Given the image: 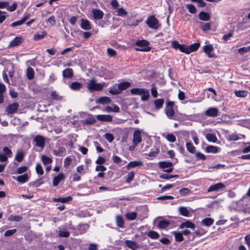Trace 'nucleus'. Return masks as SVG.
Returning <instances> with one entry per match:
<instances>
[{
    "mask_svg": "<svg viewBox=\"0 0 250 250\" xmlns=\"http://www.w3.org/2000/svg\"><path fill=\"white\" fill-rule=\"evenodd\" d=\"M130 93L133 95H140L142 101H147L149 98V90L142 88H134L130 89Z\"/></svg>",
    "mask_w": 250,
    "mask_h": 250,
    "instance_id": "1",
    "label": "nucleus"
},
{
    "mask_svg": "<svg viewBox=\"0 0 250 250\" xmlns=\"http://www.w3.org/2000/svg\"><path fill=\"white\" fill-rule=\"evenodd\" d=\"M105 111L108 113H110L111 112H119L120 108L117 105L113 104L112 106H106L105 108Z\"/></svg>",
    "mask_w": 250,
    "mask_h": 250,
    "instance_id": "24",
    "label": "nucleus"
},
{
    "mask_svg": "<svg viewBox=\"0 0 250 250\" xmlns=\"http://www.w3.org/2000/svg\"><path fill=\"white\" fill-rule=\"evenodd\" d=\"M62 75L64 77L71 78L73 76V70L71 68H67L62 72Z\"/></svg>",
    "mask_w": 250,
    "mask_h": 250,
    "instance_id": "20",
    "label": "nucleus"
},
{
    "mask_svg": "<svg viewBox=\"0 0 250 250\" xmlns=\"http://www.w3.org/2000/svg\"><path fill=\"white\" fill-rule=\"evenodd\" d=\"M204 52L208 55L209 58H213L214 56V54L211 53L213 51V47L212 45H206L204 47Z\"/></svg>",
    "mask_w": 250,
    "mask_h": 250,
    "instance_id": "15",
    "label": "nucleus"
},
{
    "mask_svg": "<svg viewBox=\"0 0 250 250\" xmlns=\"http://www.w3.org/2000/svg\"><path fill=\"white\" fill-rule=\"evenodd\" d=\"M21 42V39L20 37H16L10 43L11 46H16L20 44Z\"/></svg>",
    "mask_w": 250,
    "mask_h": 250,
    "instance_id": "37",
    "label": "nucleus"
},
{
    "mask_svg": "<svg viewBox=\"0 0 250 250\" xmlns=\"http://www.w3.org/2000/svg\"><path fill=\"white\" fill-rule=\"evenodd\" d=\"M250 49V46L249 47H243L239 48L238 50V52L239 53L241 54H243L247 52Z\"/></svg>",
    "mask_w": 250,
    "mask_h": 250,
    "instance_id": "60",
    "label": "nucleus"
},
{
    "mask_svg": "<svg viewBox=\"0 0 250 250\" xmlns=\"http://www.w3.org/2000/svg\"><path fill=\"white\" fill-rule=\"evenodd\" d=\"M206 138L208 141L210 142L215 143L217 141V138L214 134L208 133L206 135Z\"/></svg>",
    "mask_w": 250,
    "mask_h": 250,
    "instance_id": "30",
    "label": "nucleus"
},
{
    "mask_svg": "<svg viewBox=\"0 0 250 250\" xmlns=\"http://www.w3.org/2000/svg\"><path fill=\"white\" fill-rule=\"evenodd\" d=\"M174 103L171 101H167L166 103L165 112L167 117L170 119H174V111L173 108Z\"/></svg>",
    "mask_w": 250,
    "mask_h": 250,
    "instance_id": "4",
    "label": "nucleus"
},
{
    "mask_svg": "<svg viewBox=\"0 0 250 250\" xmlns=\"http://www.w3.org/2000/svg\"><path fill=\"white\" fill-rule=\"evenodd\" d=\"M46 36V33L45 32H43L41 34H35L34 36V39L35 40H40L43 39Z\"/></svg>",
    "mask_w": 250,
    "mask_h": 250,
    "instance_id": "53",
    "label": "nucleus"
},
{
    "mask_svg": "<svg viewBox=\"0 0 250 250\" xmlns=\"http://www.w3.org/2000/svg\"><path fill=\"white\" fill-rule=\"evenodd\" d=\"M26 77L28 80H32L34 77V71L31 67H28L26 69Z\"/></svg>",
    "mask_w": 250,
    "mask_h": 250,
    "instance_id": "28",
    "label": "nucleus"
},
{
    "mask_svg": "<svg viewBox=\"0 0 250 250\" xmlns=\"http://www.w3.org/2000/svg\"><path fill=\"white\" fill-rule=\"evenodd\" d=\"M4 154L8 157H11L12 155V151L7 147H4L3 149Z\"/></svg>",
    "mask_w": 250,
    "mask_h": 250,
    "instance_id": "56",
    "label": "nucleus"
},
{
    "mask_svg": "<svg viewBox=\"0 0 250 250\" xmlns=\"http://www.w3.org/2000/svg\"><path fill=\"white\" fill-rule=\"evenodd\" d=\"M239 138L238 135L236 134H230L228 137V140L229 141H237L239 140Z\"/></svg>",
    "mask_w": 250,
    "mask_h": 250,
    "instance_id": "61",
    "label": "nucleus"
},
{
    "mask_svg": "<svg viewBox=\"0 0 250 250\" xmlns=\"http://www.w3.org/2000/svg\"><path fill=\"white\" fill-rule=\"evenodd\" d=\"M164 100L163 99H159L154 101L155 106L157 109L161 108L164 104Z\"/></svg>",
    "mask_w": 250,
    "mask_h": 250,
    "instance_id": "38",
    "label": "nucleus"
},
{
    "mask_svg": "<svg viewBox=\"0 0 250 250\" xmlns=\"http://www.w3.org/2000/svg\"><path fill=\"white\" fill-rule=\"evenodd\" d=\"M142 141L141 132L139 130H136L133 133L132 143L137 146Z\"/></svg>",
    "mask_w": 250,
    "mask_h": 250,
    "instance_id": "6",
    "label": "nucleus"
},
{
    "mask_svg": "<svg viewBox=\"0 0 250 250\" xmlns=\"http://www.w3.org/2000/svg\"><path fill=\"white\" fill-rule=\"evenodd\" d=\"M41 160L44 165H47L50 164L52 162V160L45 155H42L41 157Z\"/></svg>",
    "mask_w": 250,
    "mask_h": 250,
    "instance_id": "39",
    "label": "nucleus"
},
{
    "mask_svg": "<svg viewBox=\"0 0 250 250\" xmlns=\"http://www.w3.org/2000/svg\"><path fill=\"white\" fill-rule=\"evenodd\" d=\"M135 44L139 47L148 46L149 42L146 40L139 41L136 42Z\"/></svg>",
    "mask_w": 250,
    "mask_h": 250,
    "instance_id": "44",
    "label": "nucleus"
},
{
    "mask_svg": "<svg viewBox=\"0 0 250 250\" xmlns=\"http://www.w3.org/2000/svg\"><path fill=\"white\" fill-rule=\"evenodd\" d=\"M111 102V100L107 97H100L96 100L97 103L101 104H105L109 103Z\"/></svg>",
    "mask_w": 250,
    "mask_h": 250,
    "instance_id": "29",
    "label": "nucleus"
},
{
    "mask_svg": "<svg viewBox=\"0 0 250 250\" xmlns=\"http://www.w3.org/2000/svg\"><path fill=\"white\" fill-rule=\"evenodd\" d=\"M186 148L188 151L191 153H194L195 151V148L191 143H187Z\"/></svg>",
    "mask_w": 250,
    "mask_h": 250,
    "instance_id": "45",
    "label": "nucleus"
},
{
    "mask_svg": "<svg viewBox=\"0 0 250 250\" xmlns=\"http://www.w3.org/2000/svg\"><path fill=\"white\" fill-rule=\"evenodd\" d=\"M117 225L118 227L123 228L124 227V222L123 218L120 216H117L116 218Z\"/></svg>",
    "mask_w": 250,
    "mask_h": 250,
    "instance_id": "36",
    "label": "nucleus"
},
{
    "mask_svg": "<svg viewBox=\"0 0 250 250\" xmlns=\"http://www.w3.org/2000/svg\"><path fill=\"white\" fill-rule=\"evenodd\" d=\"M225 188V185L223 183H218L210 186L207 189V191L209 192L211 191H218L219 190H223Z\"/></svg>",
    "mask_w": 250,
    "mask_h": 250,
    "instance_id": "5",
    "label": "nucleus"
},
{
    "mask_svg": "<svg viewBox=\"0 0 250 250\" xmlns=\"http://www.w3.org/2000/svg\"><path fill=\"white\" fill-rule=\"evenodd\" d=\"M22 219V217L20 215H11L8 218V220L11 221L19 222Z\"/></svg>",
    "mask_w": 250,
    "mask_h": 250,
    "instance_id": "47",
    "label": "nucleus"
},
{
    "mask_svg": "<svg viewBox=\"0 0 250 250\" xmlns=\"http://www.w3.org/2000/svg\"><path fill=\"white\" fill-rule=\"evenodd\" d=\"M213 223V220L210 218H206L202 221V223L206 226H210Z\"/></svg>",
    "mask_w": 250,
    "mask_h": 250,
    "instance_id": "41",
    "label": "nucleus"
},
{
    "mask_svg": "<svg viewBox=\"0 0 250 250\" xmlns=\"http://www.w3.org/2000/svg\"><path fill=\"white\" fill-rule=\"evenodd\" d=\"M130 83L128 82H123L118 84V88L120 89V91L121 92L122 90H125L127 88H128L130 86Z\"/></svg>",
    "mask_w": 250,
    "mask_h": 250,
    "instance_id": "33",
    "label": "nucleus"
},
{
    "mask_svg": "<svg viewBox=\"0 0 250 250\" xmlns=\"http://www.w3.org/2000/svg\"><path fill=\"white\" fill-rule=\"evenodd\" d=\"M109 92L112 95H117L121 93L120 89L118 88H117L115 86L112 87Z\"/></svg>",
    "mask_w": 250,
    "mask_h": 250,
    "instance_id": "50",
    "label": "nucleus"
},
{
    "mask_svg": "<svg viewBox=\"0 0 250 250\" xmlns=\"http://www.w3.org/2000/svg\"><path fill=\"white\" fill-rule=\"evenodd\" d=\"M143 165V163L141 161H134L129 162L127 165L126 167L127 169H130L136 167H140Z\"/></svg>",
    "mask_w": 250,
    "mask_h": 250,
    "instance_id": "17",
    "label": "nucleus"
},
{
    "mask_svg": "<svg viewBox=\"0 0 250 250\" xmlns=\"http://www.w3.org/2000/svg\"><path fill=\"white\" fill-rule=\"evenodd\" d=\"M96 118L98 120L103 122H111L112 117L109 115H97Z\"/></svg>",
    "mask_w": 250,
    "mask_h": 250,
    "instance_id": "14",
    "label": "nucleus"
},
{
    "mask_svg": "<svg viewBox=\"0 0 250 250\" xmlns=\"http://www.w3.org/2000/svg\"><path fill=\"white\" fill-rule=\"evenodd\" d=\"M146 23L150 28L153 29H158L161 25L159 21L154 16L149 17L146 21Z\"/></svg>",
    "mask_w": 250,
    "mask_h": 250,
    "instance_id": "3",
    "label": "nucleus"
},
{
    "mask_svg": "<svg viewBox=\"0 0 250 250\" xmlns=\"http://www.w3.org/2000/svg\"><path fill=\"white\" fill-rule=\"evenodd\" d=\"M65 151V149L63 147H59L58 150H54L53 151L54 155L56 156L62 155Z\"/></svg>",
    "mask_w": 250,
    "mask_h": 250,
    "instance_id": "43",
    "label": "nucleus"
},
{
    "mask_svg": "<svg viewBox=\"0 0 250 250\" xmlns=\"http://www.w3.org/2000/svg\"><path fill=\"white\" fill-rule=\"evenodd\" d=\"M170 224V222L168 220H161L159 222L158 226L160 229H165L167 228Z\"/></svg>",
    "mask_w": 250,
    "mask_h": 250,
    "instance_id": "23",
    "label": "nucleus"
},
{
    "mask_svg": "<svg viewBox=\"0 0 250 250\" xmlns=\"http://www.w3.org/2000/svg\"><path fill=\"white\" fill-rule=\"evenodd\" d=\"M17 231L16 229L8 230L4 233L5 236H10L14 234Z\"/></svg>",
    "mask_w": 250,
    "mask_h": 250,
    "instance_id": "62",
    "label": "nucleus"
},
{
    "mask_svg": "<svg viewBox=\"0 0 250 250\" xmlns=\"http://www.w3.org/2000/svg\"><path fill=\"white\" fill-rule=\"evenodd\" d=\"M24 153L21 150H19L17 151L16 156L15 159L19 162H21L24 158Z\"/></svg>",
    "mask_w": 250,
    "mask_h": 250,
    "instance_id": "31",
    "label": "nucleus"
},
{
    "mask_svg": "<svg viewBox=\"0 0 250 250\" xmlns=\"http://www.w3.org/2000/svg\"><path fill=\"white\" fill-rule=\"evenodd\" d=\"M69 87L73 90H78L82 87V84L79 82H75L72 83L69 85Z\"/></svg>",
    "mask_w": 250,
    "mask_h": 250,
    "instance_id": "26",
    "label": "nucleus"
},
{
    "mask_svg": "<svg viewBox=\"0 0 250 250\" xmlns=\"http://www.w3.org/2000/svg\"><path fill=\"white\" fill-rule=\"evenodd\" d=\"M134 174L133 172H130L128 173L126 177V182L129 183L134 178Z\"/></svg>",
    "mask_w": 250,
    "mask_h": 250,
    "instance_id": "54",
    "label": "nucleus"
},
{
    "mask_svg": "<svg viewBox=\"0 0 250 250\" xmlns=\"http://www.w3.org/2000/svg\"><path fill=\"white\" fill-rule=\"evenodd\" d=\"M148 236L151 238L157 239L159 237V234L156 231H151L148 233Z\"/></svg>",
    "mask_w": 250,
    "mask_h": 250,
    "instance_id": "57",
    "label": "nucleus"
},
{
    "mask_svg": "<svg viewBox=\"0 0 250 250\" xmlns=\"http://www.w3.org/2000/svg\"><path fill=\"white\" fill-rule=\"evenodd\" d=\"M179 211L181 215L184 216H188L189 211L187 208L181 207L179 208Z\"/></svg>",
    "mask_w": 250,
    "mask_h": 250,
    "instance_id": "40",
    "label": "nucleus"
},
{
    "mask_svg": "<svg viewBox=\"0 0 250 250\" xmlns=\"http://www.w3.org/2000/svg\"><path fill=\"white\" fill-rule=\"evenodd\" d=\"M126 218L130 221L135 220L137 217V213L135 212H128L125 214Z\"/></svg>",
    "mask_w": 250,
    "mask_h": 250,
    "instance_id": "35",
    "label": "nucleus"
},
{
    "mask_svg": "<svg viewBox=\"0 0 250 250\" xmlns=\"http://www.w3.org/2000/svg\"><path fill=\"white\" fill-rule=\"evenodd\" d=\"M64 178V176L62 173H60L58 176L54 177L53 180V185L54 186H57L61 181Z\"/></svg>",
    "mask_w": 250,
    "mask_h": 250,
    "instance_id": "19",
    "label": "nucleus"
},
{
    "mask_svg": "<svg viewBox=\"0 0 250 250\" xmlns=\"http://www.w3.org/2000/svg\"><path fill=\"white\" fill-rule=\"evenodd\" d=\"M107 51L108 56L110 57H115L116 55V52L112 48H108Z\"/></svg>",
    "mask_w": 250,
    "mask_h": 250,
    "instance_id": "64",
    "label": "nucleus"
},
{
    "mask_svg": "<svg viewBox=\"0 0 250 250\" xmlns=\"http://www.w3.org/2000/svg\"><path fill=\"white\" fill-rule=\"evenodd\" d=\"M93 18L96 20H99L103 18L104 13L101 10L98 9H94L92 10Z\"/></svg>",
    "mask_w": 250,
    "mask_h": 250,
    "instance_id": "12",
    "label": "nucleus"
},
{
    "mask_svg": "<svg viewBox=\"0 0 250 250\" xmlns=\"http://www.w3.org/2000/svg\"><path fill=\"white\" fill-rule=\"evenodd\" d=\"M190 191L188 188H183L179 190V193L181 195L184 196L187 195Z\"/></svg>",
    "mask_w": 250,
    "mask_h": 250,
    "instance_id": "63",
    "label": "nucleus"
},
{
    "mask_svg": "<svg viewBox=\"0 0 250 250\" xmlns=\"http://www.w3.org/2000/svg\"><path fill=\"white\" fill-rule=\"evenodd\" d=\"M87 88L88 90L92 92L94 91H100L105 86L104 82L98 83L95 78H92L88 81L86 83Z\"/></svg>",
    "mask_w": 250,
    "mask_h": 250,
    "instance_id": "2",
    "label": "nucleus"
},
{
    "mask_svg": "<svg viewBox=\"0 0 250 250\" xmlns=\"http://www.w3.org/2000/svg\"><path fill=\"white\" fill-rule=\"evenodd\" d=\"M34 142L36 143V146L43 148L45 146V139L44 137L41 135L36 136L34 139Z\"/></svg>",
    "mask_w": 250,
    "mask_h": 250,
    "instance_id": "8",
    "label": "nucleus"
},
{
    "mask_svg": "<svg viewBox=\"0 0 250 250\" xmlns=\"http://www.w3.org/2000/svg\"><path fill=\"white\" fill-rule=\"evenodd\" d=\"M158 165L160 168L165 169V168L172 167L173 164L170 162L161 161L158 163Z\"/></svg>",
    "mask_w": 250,
    "mask_h": 250,
    "instance_id": "22",
    "label": "nucleus"
},
{
    "mask_svg": "<svg viewBox=\"0 0 250 250\" xmlns=\"http://www.w3.org/2000/svg\"><path fill=\"white\" fill-rule=\"evenodd\" d=\"M200 26L203 31H207L210 29V24L209 23L201 22Z\"/></svg>",
    "mask_w": 250,
    "mask_h": 250,
    "instance_id": "46",
    "label": "nucleus"
},
{
    "mask_svg": "<svg viewBox=\"0 0 250 250\" xmlns=\"http://www.w3.org/2000/svg\"><path fill=\"white\" fill-rule=\"evenodd\" d=\"M80 26L82 29L84 30H89L91 28V24L87 20L83 19L81 20Z\"/></svg>",
    "mask_w": 250,
    "mask_h": 250,
    "instance_id": "10",
    "label": "nucleus"
},
{
    "mask_svg": "<svg viewBox=\"0 0 250 250\" xmlns=\"http://www.w3.org/2000/svg\"><path fill=\"white\" fill-rule=\"evenodd\" d=\"M205 115L208 117H217L218 115V110L215 107H210L205 111Z\"/></svg>",
    "mask_w": 250,
    "mask_h": 250,
    "instance_id": "9",
    "label": "nucleus"
},
{
    "mask_svg": "<svg viewBox=\"0 0 250 250\" xmlns=\"http://www.w3.org/2000/svg\"><path fill=\"white\" fill-rule=\"evenodd\" d=\"M199 18L201 20L208 21L209 20L210 16L208 13L205 12H201L199 14Z\"/></svg>",
    "mask_w": 250,
    "mask_h": 250,
    "instance_id": "32",
    "label": "nucleus"
},
{
    "mask_svg": "<svg viewBox=\"0 0 250 250\" xmlns=\"http://www.w3.org/2000/svg\"><path fill=\"white\" fill-rule=\"evenodd\" d=\"M104 138L109 142H112L114 139V136L110 133H106L104 135Z\"/></svg>",
    "mask_w": 250,
    "mask_h": 250,
    "instance_id": "58",
    "label": "nucleus"
},
{
    "mask_svg": "<svg viewBox=\"0 0 250 250\" xmlns=\"http://www.w3.org/2000/svg\"><path fill=\"white\" fill-rule=\"evenodd\" d=\"M117 15L118 16H125L127 15V12L123 8H119L117 11Z\"/></svg>",
    "mask_w": 250,
    "mask_h": 250,
    "instance_id": "49",
    "label": "nucleus"
},
{
    "mask_svg": "<svg viewBox=\"0 0 250 250\" xmlns=\"http://www.w3.org/2000/svg\"><path fill=\"white\" fill-rule=\"evenodd\" d=\"M19 107L17 103H14L9 104L6 108V111L8 114H12L16 112Z\"/></svg>",
    "mask_w": 250,
    "mask_h": 250,
    "instance_id": "7",
    "label": "nucleus"
},
{
    "mask_svg": "<svg viewBox=\"0 0 250 250\" xmlns=\"http://www.w3.org/2000/svg\"><path fill=\"white\" fill-rule=\"evenodd\" d=\"M165 138L168 141L173 143L176 141L175 136L172 134H167Z\"/></svg>",
    "mask_w": 250,
    "mask_h": 250,
    "instance_id": "51",
    "label": "nucleus"
},
{
    "mask_svg": "<svg viewBox=\"0 0 250 250\" xmlns=\"http://www.w3.org/2000/svg\"><path fill=\"white\" fill-rule=\"evenodd\" d=\"M171 46L175 49H179L182 52H185L186 45L179 43L176 41L172 42Z\"/></svg>",
    "mask_w": 250,
    "mask_h": 250,
    "instance_id": "11",
    "label": "nucleus"
},
{
    "mask_svg": "<svg viewBox=\"0 0 250 250\" xmlns=\"http://www.w3.org/2000/svg\"><path fill=\"white\" fill-rule=\"evenodd\" d=\"M72 198L71 196H68L64 198H55L53 199L54 202H59L62 203H67L69 201H71Z\"/></svg>",
    "mask_w": 250,
    "mask_h": 250,
    "instance_id": "27",
    "label": "nucleus"
},
{
    "mask_svg": "<svg viewBox=\"0 0 250 250\" xmlns=\"http://www.w3.org/2000/svg\"><path fill=\"white\" fill-rule=\"evenodd\" d=\"M200 44L199 43H195L190 45L189 47L186 45L185 53L189 54L191 52L196 51L199 48Z\"/></svg>",
    "mask_w": 250,
    "mask_h": 250,
    "instance_id": "13",
    "label": "nucleus"
},
{
    "mask_svg": "<svg viewBox=\"0 0 250 250\" xmlns=\"http://www.w3.org/2000/svg\"><path fill=\"white\" fill-rule=\"evenodd\" d=\"M58 234L60 237H68L69 236V232L66 230H60Z\"/></svg>",
    "mask_w": 250,
    "mask_h": 250,
    "instance_id": "59",
    "label": "nucleus"
},
{
    "mask_svg": "<svg viewBox=\"0 0 250 250\" xmlns=\"http://www.w3.org/2000/svg\"><path fill=\"white\" fill-rule=\"evenodd\" d=\"M51 97L53 100H61L62 97L58 95L56 91H53L51 93Z\"/></svg>",
    "mask_w": 250,
    "mask_h": 250,
    "instance_id": "55",
    "label": "nucleus"
},
{
    "mask_svg": "<svg viewBox=\"0 0 250 250\" xmlns=\"http://www.w3.org/2000/svg\"><path fill=\"white\" fill-rule=\"evenodd\" d=\"M171 233L174 235L175 240L178 242H181L183 240V234L181 231H172Z\"/></svg>",
    "mask_w": 250,
    "mask_h": 250,
    "instance_id": "25",
    "label": "nucleus"
},
{
    "mask_svg": "<svg viewBox=\"0 0 250 250\" xmlns=\"http://www.w3.org/2000/svg\"><path fill=\"white\" fill-rule=\"evenodd\" d=\"M219 148L217 146H207L205 149V151L207 153H216L219 151Z\"/></svg>",
    "mask_w": 250,
    "mask_h": 250,
    "instance_id": "21",
    "label": "nucleus"
},
{
    "mask_svg": "<svg viewBox=\"0 0 250 250\" xmlns=\"http://www.w3.org/2000/svg\"><path fill=\"white\" fill-rule=\"evenodd\" d=\"M185 228L194 229L195 228V225L193 223L187 221L181 223L179 226L180 229H184Z\"/></svg>",
    "mask_w": 250,
    "mask_h": 250,
    "instance_id": "18",
    "label": "nucleus"
},
{
    "mask_svg": "<svg viewBox=\"0 0 250 250\" xmlns=\"http://www.w3.org/2000/svg\"><path fill=\"white\" fill-rule=\"evenodd\" d=\"M186 7L191 13L194 14L196 12L195 7L192 4H188L186 5Z\"/></svg>",
    "mask_w": 250,
    "mask_h": 250,
    "instance_id": "52",
    "label": "nucleus"
},
{
    "mask_svg": "<svg viewBox=\"0 0 250 250\" xmlns=\"http://www.w3.org/2000/svg\"><path fill=\"white\" fill-rule=\"evenodd\" d=\"M125 244L126 247L132 250H136L139 248L135 242L131 240H126L125 241Z\"/></svg>",
    "mask_w": 250,
    "mask_h": 250,
    "instance_id": "16",
    "label": "nucleus"
},
{
    "mask_svg": "<svg viewBox=\"0 0 250 250\" xmlns=\"http://www.w3.org/2000/svg\"><path fill=\"white\" fill-rule=\"evenodd\" d=\"M28 179V175L27 174H24L22 175L18 176L16 180L20 183H24L26 182Z\"/></svg>",
    "mask_w": 250,
    "mask_h": 250,
    "instance_id": "34",
    "label": "nucleus"
},
{
    "mask_svg": "<svg viewBox=\"0 0 250 250\" xmlns=\"http://www.w3.org/2000/svg\"><path fill=\"white\" fill-rule=\"evenodd\" d=\"M36 172L40 175H42L43 174V172H44L43 170L42 169V167L41 164H40V163L37 164L36 166Z\"/></svg>",
    "mask_w": 250,
    "mask_h": 250,
    "instance_id": "48",
    "label": "nucleus"
},
{
    "mask_svg": "<svg viewBox=\"0 0 250 250\" xmlns=\"http://www.w3.org/2000/svg\"><path fill=\"white\" fill-rule=\"evenodd\" d=\"M234 93L238 97H245L247 96L248 92L244 90H238L235 91Z\"/></svg>",
    "mask_w": 250,
    "mask_h": 250,
    "instance_id": "42",
    "label": "nucleus"
}]
</instances>
